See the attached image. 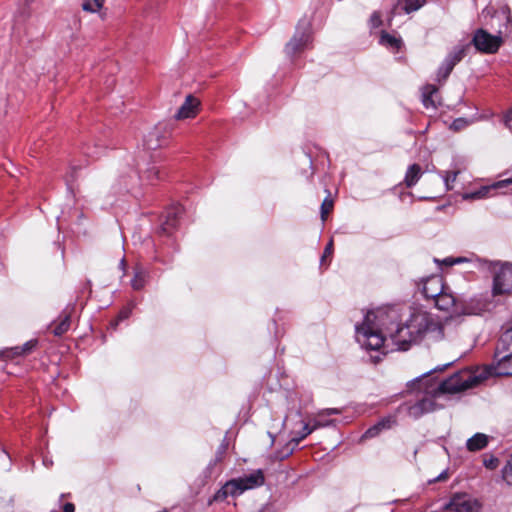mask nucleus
Listing matches in <instances>:
<instances>
[{"label":"nucleus","mask_w":512,"mask_h":512,"mask_svg":"<svg viewBox=\"0 0 512 512\" xmlns=\"http://www.w3.org/2000/svg\"><path fill=\"white\" fill-rule=\"evenodd\" d=\"M394 309H379L369 311L363 322L356 325V340L366 350H379L384 347L385 336L383 328L389 333V338L398 350L406 351L412 344L420 341L419 328L423 325L418 313L411 315L404 324H396Z\"/></svg>","instance_id":"nucleus-1"},{"label":"nucleus","mask_w":512,"mask_h":512,"mask_svg":"<svg viewBox=\"0 0 512 512\" xmlns=\"http://www.w3.org/2000/svg\"><path fill=\"white\" fill-rule=\"evenodd\" d=\"M483 378L482 374H474L469 370L454 373L440 382L428 375H423L409 385L411 391L423 395L419 401L409 407V415L417 419L425 413L433 412L443 406L438 404L437 400L473 388L479 385Z\"/></svg>","instance_id":"nucleus-2"},{"label":"nucleus","mask_w":512,"mask_h":512,"mask_svg":"<svg viewBox=\"0 0 512 512\" xmlns=\"http://www.w3.org/2000/svg\"><path fill=\"white\" fill-rule=\"evenodd\" d=\"M422 295L431 302L437 309L451 313L449 317H454L458 324L460 318L466 315H478L488 308V302L480 299H471L462 301L450 290H421Z\"/></svg>","instance_id":"nucleus-3"},{"label":"nucleus","mask_w":512,"mask_h":512,"mask_svg":"<svg viewBox=\"0 0 512 512\" xmlns=\"http://www.w3.org/2000/svg\"><path fill=\"white\" fill-rule=\"evenodd\" d=\"M418 317L422 318V322H424L419 328L420 341L438 342L451 338L454 336L456 327L459 325L454 317H446L440 321L421 312L418 313Z\"/></svg>","instance_id":"nucleus-4"},{"label":"nucleus","mask_w":512,"mask_h":512,"mask_svg":"<svg viewBox=\"0 0 512 512\" xmlns=\"http://www.w3.org/2000/svg\"><path fill=\"white\" fill-rule=\"evenodd\" d=\"M264 483V475L261 470L254 471L249 475H244L237 479H233L228 481L222 489L218 492L217 498L220 497V494L224 496H236L243 493L245 490L253 489L255 487H259Z\"/></svg>","instance_id":"nucleus-5"},{"label":"nucleus","mask_w":512,"mask_h":512,"mask_svg":"<svg viewBox=\"0 0 512 512\" xmlns=\"http://www.w3.org/2000/svg\"><path fill=\"white\" fill-rule=\"evenodd\" d=\"M487 268L493 275V288L512 287V262L488 261Z\"/></svg>","instance_id":"nucleus-6"},{"label":"nucleus","mask_w":512,"mask_h":512,"mask_svg":"<svg viewBox=\"0 0 512 512\" xmlns=\"http://www.w3.org/2000/svg\"><path fill=\"white\" fill-rule=\"evenodd\" d=\"M474 374H482L484 381L489 375L512 376V353L494 355L492 364L481 370L471 371Z\"/></svg>","instance_id":"nucleus-7"},{"label":"nucleus","mask_w":512,"mask_h":512,"mask_svg":"<svg viewBox=\"0 0 512 512\" xmlns=\"http://www.w3.org/2000/svg\"><path fill=\"white\" fill-rule=\"evenodd\" d=\"M472 43L478 51L493 54L500 48L502 38L498 35H492L484 29H478L474 33Z\"/></svg>","instance_id":"nucleus-8"},{"label":"nucleus","mask_w":512,"mask_h":512,"mask_svg":"<svg viewBox=\"0 0 512 512\" xmlns=\"http://www.w3.org/2000/svg\"><path fill=\"white\" fill-rule=\"evenodd\" d=\"M447 509L455 512H480L478 500L467 494H455L446 505Z\"/></svg>","instance_id":"nucleus-9"},{"label":"nucleus","mask_w":512,"mask_h":512,"mask_svg":"<svg viewBox=\"0 0 512 512\" xmlns=\"http://www.w3.org/2000/svg\"><path fill=\"white\" fill-rule=\"evenodd\" d=\"M311 42V32L309 27L298 29L293 38L287 43L285 47L286 54L293 56L300 53L308 47Z\"/></svg>","instance_id":"nucleus-10"},{"label":"nucleus","mask_w":512,"mask_h":512,"mask_svg":"<svg viewBox=\"0 0 512 512\" xmlns=\"http://www.w3.org/2000/svg\"><path fill=\"white\" fill-rule=\"evenodd\" d=\"M199 105L200 101L197 98L193 97L192 95H188L184 103L178 109L175 118L182 120L195 117L198 112Z\"/></svg>","instance_id":"nucleus-11"},{"label":"nucleus","mask_w":512,"mask_h":512,"mask_svg":"<svg viewBox=\"0 0 512 512\" xmlns=\"http://www.w3.org/2000/svg\"><path fill=\"white\" fill-rule=\"evenodd\" d=\"M426 0H405L404 3L398 1L392 8L389 20L392 19L396 14H400L401 12H405L407 14L412 13L414 11L419 10L424 4Z\"/></svg>","instance_id":"nucleus-12"},{"label":"nucleus","mask_w":512,"mask_h":512,"mask_svg":"<svg viewBox=\"0 0 512 512\" xmlns=\"http://www.w3.org/2000/svg\"><path fill=\"white\" fill-rule=\"evenodd\" d=\"M182 212L183 209L180 205L170 208L167 211L165 221L162 223L161 230L166 234H170L171 231L177 227Z\"/></svg>","instance_id":"nucleus-13"},{"label":"nucleus","mask_w":512,"mask_h":512,"mask_svg":"<svg viewBox=\"0 0 512 512\" xmlns=\"http://www.w3.org/2000/svg\"><path fill=\"white\" fill-rule=\"evenodd\" d=\"M164 143L165 138L161 127L153 128L144 138V145L149 150H155Z\"/></svg>","instance_id":"nucleus-14"},{"label":"nucleus","mask_w":512,"mask_h":512,"mask_svg":"<svg viewBox=\"0 0 512 512\" xmlns=\"http://www.w3.org/2000/svg\"><path fill=\"white\" fill-rule=\"evenodd\" d=\"M422 102L427 109L431 108L435 110L438 107L440 102L436 86L428 84L423 88Z\"/></svg>","instance_id":"nucleus-15"},{"label":"nucleus","mask_w":512,"mask_h":512,"mask_svg":"<svg viewBox=\"0 0 512 512\" xmlns=\"http://www.w3.org/2000/svg\"><path fill=\"white\" fill-rule=\"evenodd\" d=\"M132 288H143L150 285V275L141 266H135L133 270V277L130 280Z\"/></svg>","instance_id":"nucleus-16"},{"label":"nucleus","mask_w":512,"mask_h":512,"mask_svg":"<svg viewBox=\"0 0 512 512\" xmlns=\"http://www.w3.org/2000/svg\"><path fill=\"white\" fill-rule=\"evenodd\" d=\"M510 184H512V178H507V179L498 181L497 183H495L491 187H482V188H480L479 190H477L475 192L467 193V194L464 195L463 198L464 199H481V198H485L491 190L496 189V188L506 187V186H508Z\"/></svg>","instance_id":"nucleus-17"},{"label":"nucleus","mask_w":512,"mask_h":512,"mask_svg":"<svg viewBox=\"0 0 512 512\" xmlns=\"http://www.w3.org/2000/svg\"><path fill=\"white\" fill-rule=\"evenodd\" d=\"M512 353V327L505 330L496 345L494 355Z\"/></svg>","instance_id":"nucleus-18"},{"label":"nucleus","mask_w":512,"mask_h":512,"mask_svg":"<svg viewBox=\"0 0 512 512\" xmlns=\"http://www.w3.org/2000/svg\"><path fill=\"white\" fill-rule=\"evenodd\" d=\"M37 345V340H30L23 346L14 347L12 349L0 351V358H10L14 356H21L30 353V351Z\"/></svg>","instance_id":"nucleus-19"},{"label":"nucleus","mask_w":512,"mask_h":512,"mask_svg":"<svg viewBox=\"0 0 512 512\" xmlns=\"http://www.w3.org/2000/svg\"><path fill=\"white\" fill-rule=\"evenodd\" d=\"M488 444V437L485 434L477 433L467 440L469 451H478L485 448Z\"/></svg>","instance_id":"nucleus-20"},{"label":"nucleus","mask_w":512,"mask_h":512,"mask_svg":"<svg viewBox=\"0 0 512 512\" xmlns=\"http://www.w3.org/2000/svg\"><path fill=\"white\" fill-rule=\"evenodd\" d=\"M421 175L422 170L418 164H413L409 166L404 179L406 186L409 188L414 186L420 179Z\"/></svg>","instance_id":"nucleus-21"},{"label":"nucleus","mask_w":512,"mask_h":512,"mask_svg":"<svg viewBox=\"0 0 512 512\" xmlns=\"http://www.w3.org/2000/svg\"><path fill=\"white\" fill-rule=\"evenodd\" d=\"M70 328V315L65 313L61 315L52 329V333L55 336H62Z\"/></svg>","instance_id":"nucleus-22"},{"label":"nucleus","mask_w":512,"mask_h":512,"mask_svg":"<svg viewBox=\"0 0 512 512\" xmlns=\"http://www.w3.org/2000/svg\"><path fill=\"white\" fill-rule=\"evenodd\" d=\"M468 45H458L456 46L445 58L448 63H453V66L459 63L464 56L466 55Z\"/></svg>","instance_id":"nucleus-23"},{"label":"nucleus","mask_w":512,"mask_h":512,"mask_svg":"<svg viewBox=\"0 0 512 512\" xmlns=\"http://www.w3.org/2000/svg\"><path fill=\"white\" fill-rule=\"evenodd\" d=\"M392 422L393 421L390 419H384L378 422L377 424L366 430V432L363 434V438L376 437L383 429L390 428Z\"/></svg>","instance_id":"nucleus-24"},{"label":"nucleus","mask_w":512,"mask_h":512,"mask_svg":"<svg viewBox=\"0 0 512 512\" xmlns=\"http://www.w3.org/2000/svg\"><path fill=\"white\" fill-rule=\"evenodd\" d=\"M380 44L394 50H399L402 45V41L400 38L383 31L380 37Z\"/></svg>","instance_id":"nucleus-25"},{"label":"nucleus","mask_w":512,"mask_h":512,"mask_svg":"<svg viewBox=\"0 0 512 512\" xmlns=\"http://www.w3.org/2000/svg\"><path fill=\"white\" fill-rule=\"evenodd\" d=\"M141 179L148 181L149 183H153L154 180L160 179V170L156 165H151L147 167L144 171H142Z\"/></svg>","instance_id":"nucleus-26"},{"label":"nucleus","mask_w":512,"mask_h":512,"mask_svg":"<svg viewBox=\"0 0 512 512\" xmlns=\"http://www.w3.org/2000/svg\"><path fill=\"white\" fill-rule=\"evenodd\" d=\"M312 432H313V428H310L309 424L305 423L303 426V431H302L301 435L299 437L292 438L290 440L289 445H292V447L288 449L286 455H289L290 453H292L293 449L299 444V442L301 440H303L304 438H306Z\"/></svg>","instance_id":"nucleus-27"},{"label":"nucleus","mask_w":512,"mask_h":512,"mask_svg":"<svg viewBox=\"0 0 512 512\" xmlns=\"http://www.w3.org/2000/svg\"><path fill=\"white\" fill-rule=\"evenodd\" d=\"M105 0H83L82 9L86 12L96 13L100 11Z\"/></svg>","instance_id":"nucleus-28"},{"label":"nucleus","mask_w":512,"mask_h":512,"mask_svg":"<svg viewBox=\"0 0 512 512\" xmlns=\"http://www.w3.org/2000/svg\"><path fill=\"white\" fill-rule=\"evenodd\" d=\"M454 66L453 63H448L446 59L443 61L442 65L439 67L437 72V81H445L450 73L452 72Z\"/></svg>","instance_id":"nucleus-29"},{"label":"nucleus","mask_w":512,"mask_h":512,"mask_svg":"<svg viewBox=\"0 0 512 512\" xmlns=\"http://www.w3.org/2000/svg\"><path fill=\"white\" fill-rule=\"evenodd\" d=\"M468 259L465 258V257H447L443 260H438V259H435V262L439 265H445L446 267H451L455 264H460V263H464V262H467Z\"/></svg>","instance_id":"nucleus-30"},{"label":"nucleus","mask_w":512,"mask_h":512,"mask_svg":"<svg viewBox=\"0 0 512 512\" xmlns=\"http://www.w3.org/2000/svg\"><path fill=\"white\" fill-rule=\"evenodd\" d=\"M503 479L509 484L512 485V454L507 464L504 466L502 470Z\"/></svg>","instance_id":"nucleus-31"},{"label":"nucleus","mask_w":512,"mask_h":512,"mask_svg":"<svg viewBox=\"0 0 512 512\" xmlns=\"http://www.w3.org/2000/svg\"><path fill=\"white\" fill-rule=\"evenodd\" d=\"M458 173H459L458 171H447L443 175V179H444L447 190L452 189V183L455 182Z\"/></svg>","instance_id":"nucleus-32"},{"label":"nucleus","mask_w":512,"mask_h":512,"mask_svg":"<svg viewBox=\"0 0 512 512\" xmlns=\"http://www.w3.org/2000/svg\"><path fill=\"white\" fill-rule=\"evenodd\" d=\"M333 251H334V247H333V240L331 239V240L327 243V245H326V247H325V249H324V252H323V255H322V257H321V261H320L321 265H328V263H327V258H329V257H331V256H332Z\"/></svg>","instance_id":"nucleus-33"},{"label":"nucleus","mask_w":512,"mask_h":512,"mask_svg":"<svg viewBox=\"0 0 512 512\" xmlns=\"http://www.w3.org/2000/svg\"><path fill=\"white\" fill-rule=\"evenodd\" d=\"M332 208H333V201L332 200L325 199L322 202V205H321V219H322V221L326 220L327 215L332 210Z\"/></svg>","instance_id":"nucleus-34"},{"label":"nucleus","mask_w":512,"mask_h":512,"mask_svg":"<svg viewBox=\"0 0 512 512\" xmlns=\"http://www.w3.org/2000/svg\"><path fill=\"white\" fill-rule=\"evenodd\" d=\"M333 423L334 421L322 422V417H319L317 413L316 417L312 421V426H310V428H313V431H315L318 428L329 426L332 425Z\"/></svg>","instance_id":"nucleus-35"},{"label":"nucleus","mask_w":512,"mask_h":512,"mask_svg":"<svg viewBox=\"0 0 512 512\" xmlns=\"http://www.w3.org/2000/svg\"><path fill=\"white\" fill-rule=\"evenodd\" d=\"M333 423L334 421L322 422V417H319L317 413L316 417L312 421V426H310V428H313V431H315L318 428L329 426L332 425Z\"/></svg>","instance_id":"nucleus-36"},{"label":"nucleus","mask_w":512,"mask_h":512,"mask_svg":"<svg viewBox=\"0 0 512 512\" xmlns=\"http://www.w3.org/2000/svg\"><path fill=\"white\" fill-rule=\"evenodd\" d=\"M468 121L463 119V118H458L456 120L453 121V123L451 124V128L455 131H459L465 127L468 126Z\"/></svg>","instance_id":"nucleus-37"},{"label":"nucleus","mask_w":512,"mask_h":512,"mask_svg":"<svg viewBox=\"0 0 512 512\" xmlns=\"http://www.w3.org/2000/svg\"><path fill=\"white\" fill-rule=\"evenodd\" d=\"M340 413H341V410H339L337 408H327V409L320 410L318 412V415H319V417H323V416L337 415Z\"/></svg>","instance_id":"nucleus-38"},{"label":"nucleus","mask_w":512,"mask_h":512,"mask_svg":"<svg viewBox=\"0 0 512 512\" xmlns=\"http://www.w3.org/2000/svg\"><path fill=\"white\" fill-rule=\"evenodd\" d=\"M370 23L373 28H377L382 24L381 15L378 12H374L370 17Z\"/></svg>","instance_id":"nucleus-39"},{"label":"nucleus","mask_w":512,"mask_h":512,"mask_svg":"<svg viewBox=\"0 0 512 512\" xmlns=\"http://www.w3.org/2000/svg\"><path fill=\"white\" fill-rule=\"evenodd\" d=\"M130 315V310L129 309H124L122 310L120 313H119V316H118V319L115 321V322H112V326L113 327H116L118 322L121 321V320H124L126 318H128Z\"/></svg>","instance_id":"nucleus-40"},{"label":"nucleus","mask_w":512,"mask_h":512,"mask_svg":"<svg viewBox=\"0 0 512 512\" xmlns=\"http://www.w3.org/2000/svg\"><path fill=\"white\" fill-rule=\"evenodd\" d=\"M484 464L489 469H495L498 466V459L490 458L484 461Z\"/></svg>","instance_id":"nucleus-41"},{"label":"nucleus","mask_w":512,"mask_h":512,"mask_svg":"<svg viewBox=\"0 0 512 512\" xmlns=\"http://www.w3.org/2000/svg\"><path fill=\"white\" fill-rule=\"evenodd\" d=\"M62 512H75V506L74 504L72 503H66L64 506H63V511Z\"/></svg>","instance_id":"nucleus-42"},{"label":"nucleus","mask_w":512,"mask_h":512,"mask_svg":"<svg viewBox=\"0 0 512 512\" xmlns=\"http://www.w3.org/2000/svg\"><path fill=\"white\" fill-rule=\"evenodd\" d=\"M429 280L430 281H435L437 284H440L441 285V289L446 288L445 284L442 282V279L439 276H433V277L429 278Z\"/></svg>","instance_id":"nucleus-43"},{"label":"nucleus","mask_w":512,"mask_h":512,"mask_svg":"<svg viewBox=\"0 0 512 512\" xmlns=\"http://www.w3.org/2000/svg\"><path fill=\"white\" fill-rule=\"evenodd\" d=\"M511 121H512V109L506 114L505 124L508 126Z\"/></svg>","instance_id":"nucleus-44"},{"label":"nucleus","mask_w":512,"mask_h":512,"mask_svg":"<svg viewBox=\"0 0 512 512\" xmlns=\"http://www.w3.org/2000/svg\"><path fill=\"white\" fill-rule=\"evenodd\" d=\"M447 478V473L446 472H443L441 473L436 480L438 481H442V480H445Z\"/></svg>","instance_id":"nucleus-45"},{"label":"nucleus","mask_w":512,"mask_h":512,"mask_svg":"<svg viewBox=\"0 0 512 512\" xmlns=\"http://www.w3.org/2000/svg\"><path fill=\"white\" fill-rule=\"evenodd\" d=\"M119 266H120V268H121L122 270H125V268H126V261H125V258H122V259H121Z\"/></svg>","instance_id":"nucleus-46"},{"label":"nucleus","mask_w":512,"mask_h":512,"mask_svg":"<svg viewBox=\"0 0 512 512\" xmlns=\"http://www.w3.org/2000/svg\"><path fill=\"white\" fill-rule=\"evenodd\" d=\"M503 291L504 290H501V289L493 290V296L500 295V294H502Z\"/></svg>","instance_id":"nucleus-47"},{"label":"nucleus","mask_w":512,"mask_h":512,"mask_svg":"<svg viewBox=\"0 0 512 512\" xmlns=\"http://www.w3.org/2000/svg\"><path fill=\"white\" fill-rule=\"evenodd\" d=\"M34 1H35V0H24V2H25V4H26V5H29V4H31V3H32V2H34Z\"/></svg>","instance_id":"nucleus-48"},{"label":"nucleus","mask_w":512,"mask_h":512,"mask_svg":"<svg viewBox=\"0 0 512 512\" xmlns=\"http://www.w3.org/2000/svg\"><path fill=\"white\" fill-rule=\"evenodd\" d=\"M326 416L322 417V422H328L329 420L325 419Z\"/></svg>","instance_id":"nucleus-49"}]
</instances>
